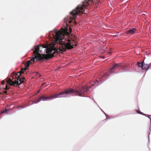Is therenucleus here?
<instances>
[{
	"label": "nucleus",
	"instance_id": "3",
	"mask_svg": "<svg viewBox=\"0 0 151 151\" xmlns=\"http://www.w3.org/2000/svg\"><path fill=\"white\" fill-rule=\"evenodd\" d=\"M93 0H85L84 2H83L82 5H79L78 6L77 8L73 10L70 13L71 15V17H68L65 19V22H68L69 23H71L72 21V20L76 18L77 15L78 14H81L83 13V11L84 8H86L88 6L90 5L93 2Z\"/></svg>",
	"mask_w": 151,
	"mask_h": 151
},
{
	"label": "nucleus",
	"instance_id": "2",
	"mask_svg": "<svg viewBox=\"0 0 151 151\" xmlns=\"http://www.w3.org/2000/svg\"><path fill=\"white\" fill-rule=\"evenodd\" d=\"M55 43L50 45L47 44L41 46L40 45L35 46V50L33 51L34 55L38 61H43L44 60H48L54 56L56 52L58 53V50L55 47Z\"/></svg>",
	"mask_w": 151,
	"mask_h": 151
},
{
	"label": "nucleus",
	"instance_id": "10",
	"mask_svg": "<svg viewBox=\"0 0 151 151\" xmlns=\"http://www.w3.org/2000/svg\"><path fill=\"white\" fill-rule=\"evenodd\" d=\"M143 63L144 61H143L141 63H139V62H138L137 63V64L138 66L139 67H141L142 70H143Z\"/></svg>",
	"mask_w": 151,
	"mask_h": 151
},
{
	"label": "nucleus",
	"instance_id": "19",
	"mask_svg": "<svg viewBox=\"0 0 151 151\" xmlns=\"http://www.w3.org/2000/svg\"><path fill=\"white\" fill-rule=\"evenodd\" d=\"M69 31H70V33L72 32V29L70 28Z\"/></svg>",
	"mask_w": 151,
	"mask_h": 151
},
{
	"label": "nucleus",
	"instance_id": "16",
	"mask_svg": "<svg viewBox=\"0 0 151 151\" xmlns=\"http://www.w3.org/2000/svg\"><path fill=\"white\" fill-rule=\"evenodd\" d=\"M38 101V99H37V100L36 101H35L34 102H33L32 103L33 104H37V102H39L40 101Z\"/></svg>",
	"mask_w": 151,
	"mask_h": 151
},
{
	"label": "nucleus",
	"instance_id": "1",
	"mask_svg": "<svg viewBox=\"0 0 151 151\" xmlns=\"http://www.w3.org/2000/svg\"><path fill=\"white\" fill-rule=\"evenodd\" d=\"M60 31H54V34H52L53 37L55 39L54 43L58 44L59 48L58 52L62 53L65 52L66 49H71L73 48V46H77L74 42L76 38L73 35H70L68 32V29L66 27L61 28Z\"/></svg>",
	"mask_w": 151,
	"mask_h": 151
},
{
	"label": "nucleus",
	"instance_id": "4",
	"mask_svg": "<svg viewBox=\"0 0 151 151\" xmlns=\"http://www.w3.org/2000/svg\"><path fill=\"white\" fill-rule=\"evenodd\" d=\"M88 90L86 86H82L77 88L76 90H74L71 88H67L63 91V95H66V96L69 95L73 93L75 95L79 96H83V95L86 94Z\"/></svg>",
	"mask_w": 151,
	"mask_h": 151
},
{
	"label": "nucleus",
	"instance_id": "7",
	"mask_svg": "<svg viewBox=\"0 0 151 151\" xmlns=\"http://www.w3.org/2000/svg\"><path fill=\"white\" fill-rule=\"evenodd\" d=\"M35 57H32V58L26 63V64L25 65H26V66H25V68H26L27 70V68L29 67L30 64L32 63H33V64L36 61H38L37 60V59Z\"/></svg>",
	"mask_w": 151,
	"mask_h": 151
},
{
	"label": "nucleus",
	"instance_id": "23",
	"mask_svg": "<svg viewBox=\"0 0 151 151\" xmlns=\"http://www.w3.org/2000/svg\"><path fill=\"white\" fill-rule=\"evenodd\" d=\"M111 52H109V54H111Z\"/></svg>",
	"mask_w": 151,
	"mask_h": 151
},
{
	"label": "nucleus",
	"instance_id": "17",
	"mask_svg": "<svg viewBox=\"0 0 151 151\" xmlns=\"http://www.w3.org/2000/svg\"><path fill=\"white\" fill-rule=\"evenodd\" d=\"M9 89V88H8V87H7V85H6V87L5 88V90H7V89Z\"/></svg>",
	"mask_w": 151,
	"mask_h": 151
},
{
	"label": "nucleus",
	"instance_id": "21",
	"mask_svg": "<svg viewBox=\"0 0 151 151\" xmlns=\"http://www.w3.org/2000/svg\"><path fill=\"white\" fill-rule=\"evenodd\" d=\"M40 90H39L37 92V93H39V92H40Z\"/></svg>",
	"mask_w": 151,
	"mask_h": 151
},
{
	"label": "nucleus",
	"instance_id": "5",
	"mask_svg": "<svg viewBox=\"0 0 151 151\" xmlns=\"http://www.w3.org/2000/svg\"><path fill=\"white\" fill-rule=\"evenodd\" d=\"M26 70H27L26 68H22L21 70L18 72L16 74L15 77L17 78V79L14 81L10 78L9 79L6 81L7 84L11 86L17 87L23 83H24L25 78H23L22 79L20 78V76L22 73L24 72V71Z\"/></svg>",
	"mask_w": 151,
	"mask_h": 151
},
{
	"label": "nucleus",
	"instance_id": "25",
	"mask_svg": "<svg viewBox=\"0 0 151 151\" xmlns=\"http://www.w3.org/2000/svg\"><path fill=\"white\" fill-rule=\"evenodd\" d=\"M44 84V83L42 84V86Z\"/></svg>",
	"mask_w": 151,
	"mask_h": 151
},
{
	"label": "nucleus",
	"instance_id": "24",
	"mask_svg": "<svg viewBox=\"0 0 151 151\" xmlns=\"http://www.w3.org/2000/svg\"><path fill=\"white\" fill-rule=\"evenodd\" d=\"M38 74V72L37 73V75Z\"/></svg>",
	"mask_w": 151,
	"mask_h": 151
},
{
	"label": "nucleus",
	"instance_id": "8",
	"mask_svg": "<svg viewBox=\"0 0 151 151\" xmlns=\"http://www.w3.org/2000/svg\"><path fill=\"white\" fill-rule=\"evenodd\" d=\"M121 66L120 63L114 64V66L110 69V73H114V70L115 69H117L119 67Z\"/></svg>",
	"mask_w": 151,
	"mask_h": 151
},
{
	"label": "nucleus",
	"instance_id": "18",
	"mask_svg": "<svg viewBox=\"0 0 151 151\" xmlns=\"http://www.w3.org/2000/svg\"><path fill=\"white\" fill-rule=\"evenodd\" d=\"M5 81L4 80L2 81L1 82V84L2 85H4V84Z\"/></svg>",
	"mask_w": 151,
	"mask_h": 151
},
{
	"label": "nucleus",
	"instance_id": "12",
	"mask_svg": "<svg viewBox=\"0 0 151 151\" xmlns=\"http://www.w3.org/2000/svg\"><path fill=\"white\" fill-rule=\"evenodd\" d=\"M137 112L139 114H142V115H145V116H147L149 118V116H149L147 115V114H143L142 112H141V111H137Z\"/></svg>",
	"mask_w": 151,
	"mask_h": 151
},
{
	"label": "nucleus",
	"instance_id": "13",
	"mask_svg": "<svg viewBox=\"0 0 151 151\" xmlns=\"http://www.w3.org/2000/svg\"><path fill=\"white\" fill-rule=\"evenodd\" d=\"M109 74L108 73H106L104 74L103 76H102V78L103 79V78H104L106 76H108L109 75Z\"/></svg>",
	"mask_w": 151,
	"mask_h": 151
},
{
	"label": "nucleus",
	"instance_id": "11",
	"mask_svg": "<svg viewBox=\"0 0 151 151\" xmlns=\"http://www.w3.org/2000/svg\"><path fill=\"white\" fill-rule=\"evenodd\" d=\"M150 66V64H143V70L145 69L146 70H147V69L149 68Z\"/></svg>",
	"mask_w": 151,
	"mask_h": 151
},
{
	"label": "nucleus",
	"instance_id": "15",
	"mask_svg": "<svg viewBox=\"0 0 151 151\" xmlns=\"http://www.w3.org/2000/svg\"><path fill=\"white\" fill-rule=\"evenodd\" d=\"M8 111V110L6 109H5V110H3V111H2L1 112V114H3L4 113H5V112H7V111Z\"/></svg>",
	"mask_w": 151,
	"mask_h": 151
},
{
	"label": "nucleus",
	"instance_id": "14",
	"mask_svg": "<svg viewBox=\"0 0 151 151\" xmlns=\"http://www.w3.org/2000/svg\"><path fill=\"white\" fill-rule=\"evenodd\" d=\"M127 65H124V66L123 67V69L124 70H126L127 69Z\"/></svg>",
	"mask_w": 151,
	"mask_h": 151
},
{
	"label": "nucleus",
	"instance_id": "22",
	"mask_svg": "<svg viewBox=\"0 0 151 151\" xmlns=\"http://www.w3.org/2000/svg\"><path fill=\"white\" fill-rule=\"evenodd\" d=\"M0 94H1L2 95H3L4 94L3 93H0Z\"/></svg>",
	"mask_w": 151,
	"mask_h": 151
},
{
	"label": "nucleus",
	"instance_id": "9",
	"mask_svg": "<svg viewBox=\"0 0 151 151\" xmlns=\"http://www.w3.org/2000/svg\"><path fill=\"white\" fill-rule=\"evenodd\" d=\"M126 33L129 35H133L137 33V29L135 28L131 29L126 31Z\"/></svg>",
	"mask_w": 151,
	"mask_h": 151
},
{
	"label": "nucleus",
	"instance_id": "6",
	"mask_svg": "<svg viewBox=\"0 0 151 151\" xmlns=\"http://www.w3.org/2000/svg\"><path fill=\"white\" fill-rule=\"evenodd\" d=\"M63 91H62L59 93L56 94L54 95L51 94L49 96H41L38 99V101H47L50 99H54L58 97H65L64 96H60V95H63Z\"/></svg>",
	"mask_w": 151,
	"mask_h": 151
},
{
	"label": "nucleus",
	"instance_id": "20",
	"mask_svg": "<svg viewBox=\"0 0 151 151\" xmlns=\"http://www.w3.org/2000/svg\"><path fill=\"white\" fill-rule=\"evenodd\" d=\"M4 93L5 94H7V91H5L4 92Z\"/></svg>",
	"mask_w": 151,
	"mask_h": 151
}]
</instances>
